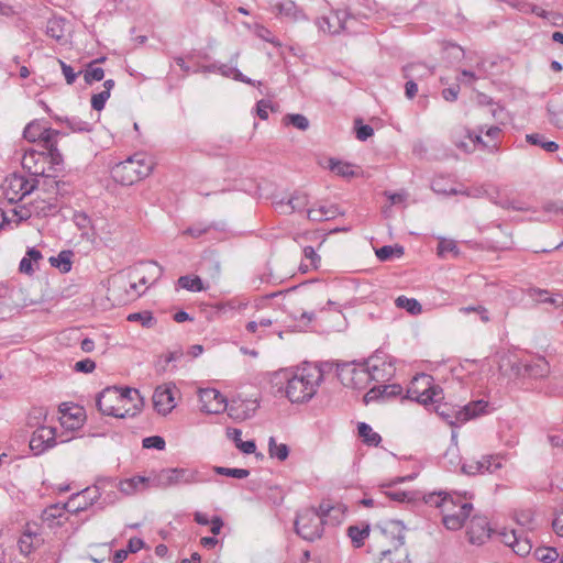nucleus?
<instances>
[{
	"label": "nucleus",
	"instance_id": "f257e3e1",
	"mask_svg": "<svg viewBox=\"0 0 563 563\" xmlns=\"http://www.w3.org/2000/svg\"><path fill=\"white\" fill-rule=\"evenodd\" d=\"M96 406L106 416L135 417L141 412L144 399L135 388L111 386L98 394Z\"/></svg>",
	"mask_w": 563,
	"mask_h": 563
},
{
	"label": "nucleus",
	"instance_id": "f03ea898",
	"mask_svg": "<svg viewBox=\"0 0 563 563\" xmlns=\"http://www.w3.org/2000/svg\"><path fill=\"white\" fill-rule=\"evenodd\" d=\"M423 499L429 506L442 509V522L452 531L461 529L473 510V505L463 500L457 494L453 496L442 490L433 492L426 495Z\"/></svg>",
	"mask_w": 563,
	"mask_h": 563
},
{
	"label": "nucleus",
	"instance_id": "7ed1b4c3",
	"mask_svg": "<svg viewBox=\"0 0 563 563\" xmlns=\"http://www.w3.org/2000/svg\"><path fill=\"white\" fill-rule=\"evenodd\" d=\"M287 380L286 397L291 402H305L310 400L317 393L319 384L308 372L307 367L297 368L292 373H285Z\"/></svg>",
	"mask_w": 563,
	"mask_h": 563
},
{
	"label": "nucleus",
	"instance_id": "20e7f679",
	"mask_svg": "<svg viewBox=\"0 0 563 563\" xmlns=\"http://www.w3.org/2000/svg\"><path fill=\"white\" fill-rule=\"evenodd\" d=\"M153 166V162L141 154H135L114 167V178L124 186H131L147 177Z\"/></svg>",
	"mask_w": 563,
	"mask_h": 563
},
{
	"label": "nucleus",
	"instance_id": "39448f33",
	"mask_svg": "<svg viewBox=\"0 0 563 563\" xmlns=\"http://www.w3.org/2000/svg\"><path fill=\"white\" fill-rule=\"evenodd\" d=\"M408 398L424 406L437 404L442 399V388L433 384L432 376L420 374L413 378L408 390Z\"/></svg>",
	"mask_w": 563,
	"mask_h": 563
},
{
	"label": "nucleus",
	"instance_id": "423d86ee",
	"mask_svg": "<svg viewBox=\"0 0 563 563\" xmlns=\"http://www.w3.org/2000/svg\"><path fill=\"white\" fill-rule=\"evenodd\" d=\"M324 525L316 508H305L297 514L295 530L299 537L312 542L322 537Z\"/></svg>",
	"mask_w": 563,
	"mask_h": 563
},
{
	"label": "nucleus",
	"instance_id": "0eeeda50",
	"mask_svg": "<svg viewBox=\"0 0 563 563\" xmlns=\"http://www.w3.org/2000/svg\"><path fill=\"white\" fill-rule=\"evenodd\" d=\"M40 185V179H27L22 175L13 174L5 180V197L10 202L22 200L25 196L33 192Z\"/></svg>",
	"mask_w": 563,
	"mask_h": 563
},
{
	"label": "nucleus",
	"instance_id": "6e6552de",
	"mask_svg": "<svg viewBox=\"0 0 563 563\" xmlns=\"http://www.w3.org/2000/svg\"><path fill=\"white\" fill-rule=\"evenodd\" d=\"M100 489H103V487L95 483L92 486L73 494L64 508L71 512H78L88 509L90 506H98V501L102 496Z\"/></svg>",
	"mask_w": 563,
	"mask_h": 563
},
{
	"label": "nucleus",
	"instance_id": "1a4fd4ad",
	"mask_svg": "<svg viewBox=\"0 0 563 563\" xmlns=\"http://www.w3.org/2000/svg\"><path fill=\"white\" fill-rule=\"evenodd\" d=\"M499 540L505 545L512 549V551L519 556L528 555L532 550V542L530 538L525 534L522 530L516 529H503L498 532Z\"/></svg>",
	"mask_w": 563,
	"mask_h": 563
},
{
	"label": "nucleus",
	"instance_id": "9d476101",
	"mask_svg": "<svg viewBox=\"0 0 563 563\" xmlns=\"http://www.w3.org/2000/svg\"><path fill=\"white\" fill-rule=\"evenodd\" d=\"M56 445V428L38 426L30 440V450L34 455H41Z\"/></svg>",
	"mask_w": 563,
	"mask_h": 563
},
{
	"label": "nucleus",
	"instance_id": "9b49d317",
	"mask_svg": "<svg viewBox=\"0 0 563 563\" xmlns=\"http://www.w3.org/2000/svg\"><path fill=\"white\" fill-rule=\"evenodd\" d=\"M517 376H528L531 378H543L550 373V365L544 357H536L529 362H517L511 366Z\"/></svg>",
	"mask_w": 563,
	"mask_h": 563
},
{
	"label": "nucleus",
	"instance_id": "f8f14e48",
	"mask_svg": "<svg viewBox=\"0 0 563 563\" xmlns=\"http://www.w3.org/2000/svg\"><path fill=\"white\" fill-rule=\"evenodd\" d=\"M159 483L166 486L178 484L199 483V473L190 468H167L163 470L158 476Z\"/></svg>",
	"mask_w": 563,
	"mask_h": 563
},
{
	"label": "nucleus",
	"instance_id": "ddd939ff",
	"mask_svg": "<svg viewBox=\"0 0 563 563\" xmlns=\"http://www.w3.org/2000/svg\"><path fill=\"white\" fill-rule=\"evenodd\" d=\"M175 389V385L172 384L161 385L155 388L152 400L157 413L166 416L176 407Z\"/></svg>",
	"mask_w": 563,
	"mask_h": 563
},
{
	"label": "nucleus",
	"instance_id": "4468645a",
	"mask_svg": "<svg viewBox=\"0 0 563 563\" xmlns=\"http://www.w3.org/2000/svg\"><path fill=\"white\" fill-rule=\"evenodd\" d=\"M482 132V129L478 133H476L465 126H460L452 132V141L455 146L464 153H472L479 144L486 146L481 136Z\"/></svg>",
	"mask_w": 563,
	"mask_h": 563
},
{
	"label": "nucleus",
	"instance_id": "2eb2a0df",
	"mask_svg": "<svg viewBox=\"0 0 563 563\" xmlns=\"http://www.w3.org/2000/svg\"><path fill=\"white\" fill-rule=\"evenodd\" d=\"M200 409L207 413H221L227 409L225 397L214 388L199 389Z\"/></svg>",
	"mask_w": 563,
	"mask_h": 563
},
{
	"label": "nucleus",
	"instance_id": "dca6fc26",
	"mask_svg": "<svg viewBox=\"0 0 563 563\" xmlns=\"http://www.w3.org/2000/svg\"><path fill=\"white\" fill-rule=\"evenodd\" d=\"M350 13L346 10H338L332 12L330 16H321L317 19L316 24L319 31L329 34H339L347 29L346 23Z\"/></svg>",
	"mask_w": 563,
	"mask_h": 563
},
{
	"label": "nucleus",
	"instance_id": "f3484780",
	"mask_svg": "<svg viewBox=\"0 0 563 563\" xmlns=\"http://www.w3.org/2000/svg\"><path fill=\"white\" fill-rule=\"evenodd\" d=\"M492 529L485 516H473L467 526L466 534L473 544H483L490 537Z\"/></svg>",
	"mask_w": 563,
	"mask_h": 563
},
{
	"label": "nucleus",
	"instance_id": "a211bd4d",
	"mask_svg": "<svg viewBox=\"0 0 563 563\" xmlns=\"http://www.w3.org/2000/svg\"><path fill=\"white\" fill-rule=\"evenodd\" d=\"M46 163L45 153L34 150L26 151L21 162L23 169L35 178L45 176Z\"/></svg>",
	"mask_w": 563,
	"mask_h": 563
},
{
	"label": "nucleus",
	"instance_id": "6ab92c4d",
	"mask_svg": "<svg viewBox=\"0 0 563 563\" xmlns=\"http://www.w3.org/2000/svg\"><path fill=\"white\" fill-rule=\"evenodd\" d=\"M380 532L389 538L394 544V551H397L405 543V526L400 520H387L378 526Z\"/></svg>",
	"mask_w": 563,
	"mask_h": 563
},
{
	"label": "nucleus",
	"instance_id": "aec40b11",
	"mask_svg": "<svg viewBox=\"0 0 563 563\" xmlns=\"http://www.w3.org/2000/svg\"><path fill=\"white\" fill-rule=\"evenodd\" d=\"M402 387L399 384L378 385L371 388L364 396V402L369 404L377 400H389L399 396Z\"/></svg>",
	"mask_w": 563,
	"mask_h": 563
},
{
	"label": "nucleus",
	"instance_id": "412c9836",
	"mask_svg": "<svg viewBox=\"0 0 563 563\" xmlns=\"http://www.w3.org/2000/svg\"><path fill=\"white\" fill-rule=\"evenodd\" d=\"M274 205L278 212L289 214L302 210L308 205V197L303 192L295 191L289 198L275 201Z\"/></svg>",
	"mask_w": 563,
	"mask_h": 563
},
{
	"label": "nucleus",
	"instance_id": "4be33fe9",
	"mask_svg": "<svg viewBox=\"0 0 563 563\" xmlns=\"http://www.w3.org/2000/svg\"><path fill=\"white\" fill-rule=\"evenodd\" d=\"M96 484H100V486L103 487V489H100V492H102V496L98 501V508L104 509L107 506L114 504L118 499V494L115 492V489H119L118 483L112 478H100Z\"/></svg>",
	"mask_w": 563,
	"mask_h": 563
},
{
	"label": "nucleus",
	"instance_id": "5701e85b",
	"mask_svg": "<svg viewBox=\"0 0 563 563\" xmlns=\"http://www.w3.org/2000/svg\"><path fill=\"white\" fill-rule=\"evenodd\" d=\"M32 211L29 214H20L21 219H25L31 213H34L37 217L46 218V217H53L57 214L60 210V207L58 206L56 199L54 201L52 200H45L40 199L32 202Z\"/></svg>",
	"mask_w": 563,
	"mask_h": 563
},
{
	"label": "nucleus",
	"instance_id": "b1692460",
	"mask_svg": "<svg viewBox=\"0 0 563 563\" xmlns=\"http://www.w3.org/2000/svg\"><path fill=\"white\" fill-rule=\"evenodd\" d=\"M549 121L558 129H563V95L553 96L547 103Z\"/></svg>",
	"mask_w": 563,
	"mask_h": 563
},
{
	"label": "nucleus",
	"instance_id": "393cba45",
	"mask_svg": "<svg viewBox=\"0 0 563 563\" xmlns=\"http://www.w3.org/2000/svg\"><path fill=\"white\" fill-rule=\"evenodd\" d=\"M371 380L377 383L388 382L395 374V366L393 358L389 361H383L382 365L375 364L368 367Z\"/></svg>",
	"mask_w": 563,
	"mask_h": 563
},
{
	"label": "nucleus",
	"instance_id": "a878e982",
	"mask_svg": "<svg viewBox=\"0 0 563 563\" xmlns=\"http://www.w3.org/2000/svg\"><path fill=\"white\" fill-rule=\"evenodd\" d=\"M488 407V402L484 400H477L473 401L466 406H464L462 409H459L455 417L457 421L466 422L470 419H473L481 413H484L486 411V408Z\"/></svg>",
	"mask_w": 563,
	"mask_h": 563
},
{
	"label": "nucleus",
	"instance_id": "bb28decb",
	"mask_svg": "<svg viewBox=\"0 0 563 563\" xmlns=\"http://www.w3.org/2000/svg\"><path fill=\"white\" fill-rule=\"evenodd\" d=\"M198 269L212 280H217L220 277L221 265L213 254H208L201 258Z\"/></svg>",
	"mask_w": 563,
	"mask_h": 563
},
{
	"label": "nucleus",
	"instance_id": "cd10ccee",
	"mask_svg": "<svg viewBox=\"0 0 563 563\" xmlns=\"http://www.w3.org/2000/svg\"><path fill=\"white\" fill-rule=\"evenodd\" d=\"M45 134L46 126L40 120L30 122L23 131V136L25 140L29 142L40 141L42 147H45Z\"/></svg>",
	"mask_w": 563,
	"mask_h": 563
},
{
	"label": "nucleus",
	"instance_id": "c85d7f7f",
	"mask_svg": "<svg viewBox=\"0 0 563 563\" xmlns=\"http://www.w3.org/2000/svg\"><path fill=\"white\" fill-rule=\"evenodd\" d=\"M46 150V173L57 174L63 170L64 158L57 146L44 147Z\"/></svg>",
	"mask_w": 563,
	"mask_h": 563
},
{
	"label": "nucleus",
	"instance_id": "c756f323",
	"mask_svg": "<svg viewBox=\"0 0 563 563\" xmlns=\"http://www.w3.org/2000/svg\"><path fill=\"white\" fill-rule=\"evenodd\" d=\"M404 77L419 80L433 74V68L423 63L408 64L402 68Z\"/></svg>",
	"mask_w": 563,
	"mask_h": 563
},
{
	"label": "nucleus",
	"instance_id": "7c9ffc66",
	"mask_svg": "<svg viewBox=\"0 0 563 563\" xmlns=\"http://www.w3.org/2000/svg\"><path fill=\"white\" fill-rule=\"evenodd\" d=\"M40 540L37 533L25 530L18 541L20 553L27 556L38 547Z\"/></svg>",
	"mask_w": 563,
	"mask_h": 563
},
{
	"label": "nucleus",
	"instance_id": "2f4dec72",
	"mask_svg": "<svg viewBox=\"0 0 563 563\" xmlns=\"http://www.w3.org/2000/svg\"><path fill=\"white\" fill-rule=\"evenodd\" d=\"M278 13L291 21L306 19L305 13L292 0H284L277 4Z\"/></svg>",
	"mask_w": 563,
	"mask_h": 563
},
{
	"label": "nucleus",
	"instance_id": "473e14b6",
	"mask_svg": "<svg viewBox=\"0 0 563 563\" xmlns=\"http://www.w3.org/2000/svg\"><path fill=\"white\" fill-rule=\"evenodd\" d=\"M360 363L356 362H344L336 365V376L345 387H350L353 384V376L356 372Z\"/></svg>",
	"mask_w": 563,
	"mask_h": 563
},
{
	"label": "nucleus",
	"instance_id": "72a5a7b5",
	"mask_svg": "<svg viewBox=\"0 0 563 563\" xmlns=\"http://www.w3.org/2000/svg\"><path fill=\"white\" fill-rule=\"evenodd\" d=\"M55 120L57 122L64 123L67 125V128L75 133H84V132H91L92 131V124L81 120L78 117H55Z\"/></svg>",
	"mask_w": 563,
	"mask_h": 563
},
{
	"label": "nucleus",
	"instance_id": "f704fd0d",
	"mask_svg": "<svg viewBox=\"0 0 563 563\" xmlns=\"http://www.w3.org/2000/svg\"><path fill=\"white\" fill-rule=\"evenodd\" d=\"M317 514L323 519L324 523H328V517L331 516L332 512H340L339 516H334L335 522H341L344 516V506L342 504L331 505L328 501H323L316 509Z\"/></svg>",
	"mask_w": 563,
	"mask_h": 563
},
{
	"label": "nucleus",
	"instance_id": "c9c22d12",
	"mask_svg": "<svg viewBox=\"0 0 563 563\" xmlns=\"http://www.w3.org/2000/svg\"><path fill=\"white\" fill-rule=\"evenodd\" d=\"M224 224L223 223H217V222H210V223H206V222H197V223H194L192 225L188 227L184 232L183 234H186V235H190L191 238L194 239H198L205 234H207L208 232H210L211 230H218L219 228H223Z\"/></svg>",
	"mask_w": 563,
	"mask_h": 563
},
{
	"label": "nucleus",
	"instance_id": "e433bc0d",
	"mask_svg": "<svg viewBox=\"0 0 563 563\" xmlns=\"http://www.w3.org/2000/svg\"><path fill=\"white\" fill-rule=\"evenodd\" d=\"M357 433L368 446H378L382 442V437L377 432H374L372 427L366 422H358Z\"/></svg>",
	"mask_w": 563,
	"mask_h": 563
},
{
	"label": "nucleus",
	"instance_id": "4c0bfd02",
	"mask_svg": "<svg viewBox=\"0 0 563 563\" xmlns=\"http://www.w3.org/2000/svg\"><path fill=\"white\" fill-rule=\"evenodd\" d=\"M104 57L93 59L88 63L87 68L84 73V79L87 85H91L95 81H101L104 77V70L97 66L99 63L103 62Z\"/></svg>",
	"mask_w": 563,
	"mask_h": 563
},
{
	"label": "nucleus",
	"instance_id": "58836bf2",
	"mask_svg": "<svg viewBox=\"0 0 563 563\" xmlns=\"http://www.w3.org/2000/svg\"><path fill=\"white\" fill-rule=\"evenodd\" d=\"M148 479L144 476H134L118 483L119 490L124 495H132L146 485Z\"/></svg>",
	"mask_w": 563,
	"mask_h": 563
},
{
	"label": "nucleus",
	"instance_id": "ea45409f",
	"mask_svg": "<svg viewBox=\"0 0 563 563\" xmlns=\"http://www.w3.org/2000/svg\"><path fill=\"white\" fill-rule=\"evenodd\" d=\"M526 141L534 146H540L548 153H554L559 150L558 143L554 141H548L543 134L531 133L526 135Z\"/></svg>",
	"mask_w": 563,
	"mask_h": 563
},
{
	"label": "nucleus",
	"instance_id": "a19ab883",
	"mask_svg": "<svg viewBox=\"0 0 563 563\" xmlns=\"http://www.w3.org/2000/svg\"><path fill=\"white\" fill-rule=\"evenodd\" d=\"M339 363H334L331 361L320 362L317 365H308L306 366L308 372L312 375V377L317 380L318 384H320L323 379V376L325 374L331 373L333 369L336 371V365Z\"/></svg>",
	"mask_w": 563,
	"mask_h": 563
},
{
	"label": "nucleus",
	"instance_id": "79ce46f5",
	"mask_svg": "<svg viewBox=\"0 0 563 563\" xmlns=\"http://www.w3.org/2000/svg\"><path fill=\"white\" fill-rule=\"evenodd\" d=\"M268 455L271 459H276L283 462L289 456V446L285 443H277L275 437H269Z\"/></svg>",
	"mask_w": 563,
	"mask_h": 563
},
{
	"label": "nucleus",
	"instance_id": "37998d69",
	"mask_svg": "<svg viewBox=\"0 0 563 563\" xmlns=\"http://www.w3.org/2000/svg\"><path fill=\"white\" fill-rule=\"evenodd\" d=\"M40 185L37 188H42L47 194L63 195L60 191V180H56L57 174L46 173L45 176H40Z\"/></svg>",
	"mask_w": 563,
	"mask_h": 563
},
{
	"label": "nucleus",
	"instance_id": "c03bdc74",
	"mask_svg": "<svg viewBox=\"0 0 563 563\" xmlns=\"http://www.w3.org/2000/svg\"><path fill=\"white\" fill-rule=\"evenodd\" d=\"M46 34L58 42L62 41L65 36V19H49L46 24Z\"/></svg>",
	"mask_w": 563,
	"mask_h": 563
},
{
	"label": "nucleus",
	"instance_id": "a18cd8bd",
	"mask_svg": "<svg viewBox=\"0 0 563 563\" xmlns=\"http://www.w3.org/2000/svg\"><path fill=\"white\" fill-rule=\"evenodd\" d=\"M379 261L386 262L393 257H401L404 255V247L401 245H384L375 251Z\"/></svg>",
	"mask_w": 563,
	"mask_h": 563
},
{
	"label": "nucleus",
	"instance_id": "49530a36",
	"mask_svg": "<svg viewBox=\"0 0 563 563\" xmlns=\"http://www.w3.org/2000/svg\"><path fill=\"white\" fill-rule=\"evenodd\" d=\"M71 251H62L57 256H52L49 263L52 266L57 267L63 273H68L71 269Z\"/></svg>",
	"mask_w": 563,
	"mask_h": 563
},
{
	"label": "nucleus",
	"instance_id": "de8ad7c7",
	"mask_svg": "<svg viewBox=\"0 0 563 563\" xmlns=\"http://www.w3.org/2000/svg\"><path fill=\"white\" fill-rule=\"evenodd\" d=\"M347 536L351 538L354 547L360 548L369 536V526L365 525L362 528L358 526H350L347 528Z\"/></svg>",
	"mask_w": 563,
	"mask_h": 563
},
{
	"label": "nucleus",
	"instance_id": "09e8293b",
	"mask_svg": "<svg viewBox=\"0 0 563 563\" xmlns=\"http://www.w3.org/2000/svg\"><path fill=\"white\" fill-rule=\"evenodd\" d=\"M371 382V375L368 367H365L363 364H358V367L353 376V384L350 385L351 388L362 389L365 388L366 385Z\"/></svg>",
	"mask_w": 563,
	"mask_h": 563
},
{
	"label": "nucleus",
	"instance_id": "8fccbe9b",
	"mask_svg": "<svg viewBox=\"0 0 563 563\" xmlns=\"http://www.w3.org/2000/svg\"><path fill=\"white\" fill-rule=\"evenodd\" d=\"M503 460L504 456L500 454L484 455L482 460H479L481 464H483V473H495L503 467Z\"/></svg>",
	"mask_w": 563,
	"mask_h": 563
},
{
	"label": "nucleus",
	"instance_id": "3c124183",
	"mask_svg": "<svg viewBox=\"0 0 563 563\" xmlns=\"http://www.w3.org/2000/svg\"><path fill=\"white\" fill-rule=\"evenodd\" d=\"M395 303L398 308L405 309L406 311H408L409 313H411L413 316L419 314L422 311L421 303L418 300H416L415 298L399 296L396 299Z\"/></svg>",
	"mask_w": 563,
	"mask_h": 563
},
{
	"label": "nucleus",
	"instance_id": "603ef678",
	"mask_svg": "<svg viewBox=\"0 0 563 563\" xmlns=\"http://www.w3.org/2000/svg\"><path fill=\"white\" fill-rule=\"evenodd\" d=\"M178 285L189 291H201L207 288L199 276H181L178 278Z\"/></svg>",
	"mask_w": 563,
	"mask_h": 563
},
{
	"label": "nucleus",
	"instance_id": "864d4df0",
	"mask_svg": "<svg viewBox=\"0 0 563 563\" xmlns=\"http://www.w3.org/2000/svg\"><path fill=\"white\" fill-rule=\"evenodd\" d=\"M283 123L285 125H292L300 131H306L309 129V120L300 113L286 114L283 118Z\"/></svg>",
	"mask_w": 563,
	"mask_h": 563
},
{
	"label": "nucleus",
	"instance_id": "5fc2aeb1",
	"mask_svg": "<svg viewBox=\"0 0 563 563\" xmlns=\"http://www.w3.org/2000/svg\"><path fill=\"white\" fill-rule=\"evenodd\" d=\"M534 558L543 563H552L559 559V552L555 548L540 547L533 552Z\"/></svg>",
	"mask_w": 563,
	"mask_h": 563
},
{
	"label": "nucleus",
	"instance_id": "6e6d98bb",
	"mask_svg": "<svg viewBox=\"0 0 563 563\" xmlns=\"http://www.w3.org/2000/svg\"><path fill=\"white\" fill-rule=\"evenodd\" d=\"M128 321L140 322L145 328H152L156 322L154 316L150 311L130 313L128 316Z\"/></svg>",
	"mask_w": 563,
	"mask_h": 563
},
{
	"label": "nucleus",
	"instance_id": "4d7b16f0",
	"mask_svg": "<svg viewBox=\"0 0 563 563\" xmlns=\"http://www.w3.org/2000/svg\"><path fill=\"white\" fill-rule=\"evenodd\" d=\"M213 471L218 475L234 477L239 479L246 478L250 475V471L246 468H230L223 466H214Z\"/></svg>",
	"mask_w": 563,
	"mask_h": 563
},
{
	"label": "nucleus",
	"instance_id": "13d9d810",
	"mask_svg": "<svg viewBox=\"0 0 563 563\" xmlns=\"http://www.w3.org/2000/svg\"><path fill=\"white\" fill-rule=\"evenodd\" d=\"M459 411L453 407H449L448 405H439L437 407V412L439 416H441L450 426H457L462 423L461 421H457L455 415Z\"/></svg>",
	"mask_w": 563,
	"mask_h": 563
},
{
	"label": "nucleus",
	"instance_id": "bf43d9fd",
	"mask_svg": "<svg viewBox=\"0 0 563 563\" xmlns=\"http://www.w3.org/2000/svg\"><path fill=\"white\" fill-rule=\"evenodd\" d=\"M539 302L550 303L554 307H560L561 295H550L548 290L533 289V295Z\"/></svg>",
	"mask_w": 563,
	"mask_h": 563
},
{
	"label": "nucleus",
	"instance_id": "052dcab7",
	"mask_svg": "<svg viewBox=\"0 0 563 563\" xmlns=\"http://www.w3.org/2000/svg\"><path fill=\"white\" fill-rule=\"evenodd\" d=\"M330 169L334 172L339 176L349 177L354 175L352 170V165L349 163H343L340 161H336L334 158H330Z\"/></svg>",
	"mask_w": 563,
	"mask_h": 563
},
{
	"label": "nucleus",
	"instance_id": "680f3d73",
	"mask_svg": "<svg viewBox=\"0 0 563 563\" xmlns=\"http://www.w3.org/2000/svg\"><path fill=\"white\" fill-rule=\"evenodd\" d=\"M47 409L43 407H34L31 409L27 416V424L30 427H38L42 421L46 419Z\"/></svg>",
	"mask_w": 563,
	"mask_h": 563
},
{
	"label": "nucleus",
	"instance_id": "e2e57ef3",
	"mask_svg": "<svg viewBox=\"0 0 563 563\" xmlns=\"http://www.w3.org/2000/svg\"><path fill=\"white\" fill-rule=\"evenodd\" d=\"M355 133L360 141H366L374 134V129L368 124H363L360 119L355 120Z\"/></svg>",
	"mask_w": 563,
	"mask_h": 563
},
{
	"label": "nucleus",
	"instance_id": "0e129e2a",
	"mask_svg": "<svg viewBox=\"0 0 563 563\" xmlns=\"http://www.w3.org/2000/svg\"><path fill=\"white\" fill-rule=\"evenodd\" d=\"M142 444L145 449H156L158 451L164 450L166 445L164 438L161 435H151L144 438Z\"/></svg>",
	"mask_w": 563,
	"mask_h": 563
},
{
	"label": "nucleus",
	"instance_id": "69168bd1",
	"mask_svg": "<svg viewBox=\"0 0 563 563\" xmlns=\"http://www.w3.org/2000/svg\"><path fill=\"white\" fill-rule=\"evenodd\" d=\"M73 221L79 230H86L91 225V219L86 212L75 211Z\"/></svg>",
	"mask_w": 563,
	"mask_h": 563
},
{
	"label": "nucleus",
	"instance_id": "338daca9",
	"mask_svg": "<svg viewBox=\"0 0 563 563\" xmlns=\"http://www.w3.org/2000/svg\"><path fill=\"white\" fill-rule=\"evenodd\" d=\"M110 98V93L108 91H101L99 93H95L91 97V108L96 111L103 110L107 100Z\"/></svg>",
	"mask_w": 563,
	"mask_h": 563
},
{
	"label": "nucleus",
	"instance_id": "774afa93",
	"mask_svg": "<svg viewBox=\"0 0 563 563\" xmlns=\"http://www.w3.org/2000/svg\"><path fill=\"white\" fill-rule=\"evenodd\" d=\"M445 253H453L455 256L459 254L456 243L452 240H441L438 244V254L443 256Z\"/></svg>",
	"mask_w": 563,
	"mask_h": 563
}]
</instances>
